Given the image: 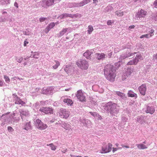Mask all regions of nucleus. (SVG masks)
<instances>
[{
  "instance_id": "nucleus-1",
  "label": "nucleus",
  "mask_w": 157,
  "mask_h": 157,
  "mask_svg": "<svg viewBox=\"0 0 157 157\" xmlns=\"http://www.w3.org/2000/svg\"><path fill=\"white\" fill-rule=\"evenodd\" d=\"M115 71L112 65L110 64L106 65L104 70V74L106 78L110 81H114L115 77Z\"/></svg>"
},
{
  "instance_id": "nucleus-2",
  "label": "nucleus",
  "mask_w": 157,
  "mask_h": 157,
  "mask_svg": "<svg viewBox=\"0 0 157 157\" xmlns=\"http://www.w3.org/2000/svg\"><path fill=\"white\" fill-rule=\"evenodd\" d=\"M77 66L82 70H86L89 67L88 63L84 59L78 60L76 62Z\"/></svg>"
},
{
  "instance_id": "nucleus-3",
  "label": "nucleus",
  "mask_w": 157,
  "mask_h": 157,
  "mask_svg": "<svg viewBox=\"0 0 157 157\" xmlns=\"http://www.w3.org/2000/svg\"><path fill=\"white\" fill-rule=\"evenodd\" d=\"M35 124L36 128L40 130H44L48 127V126L46 124L44 123L39 119L36 120Z\"/></svg>"
},
{
  "instance_id": "nucleus-4",
  "label": "nucleus",
  "mask_w": 157,
  "mask_h": 157,
  "mask_svg": "<svg viewBox=\"0 0 157 157\" xmlns=\"http://www.w3.org/2000/svg\"><path fill=\"white\" fill-rule=\"evenodd\" d=\"M147 14V12L146 10L141 9L138 10L136 15V17L137 19H140L141 18L145 17Z\"/></svg>"
},
{
  "instance_id": "nucleus-5",
  "label": "nucleus",
  "mask_w": 157,
  "mask_h": 157,
  "mask_svg": "<svg viewBox=\"0 0 157 157\" xmlns=\"http://www.w3.org/2000/svg\"><path fill=\"white\" fill-rule=\"evenodd\" d=\"M112 146V145L110 143H108L107 145L104 144L103 146L102 147L101 149L103 152L101 153H103L109 152L111 151Z\"/></svg>"
},
{
  "instance_id": "nucleus-6",
  "label": "nucleus",
  "mask_w": 157,
  "mask_h": 157,
  "mask_svg": "<svg viewBox=\"0 0 157 157\" xmlns=\"http://www.w3.org/2000/svg\"><path fill=\"white\" fill-rule=\"evenodd\" d=\"M76 96L80 101L82 102L86 101V99L85 96L82 91L81 90H78L76 94Z\"/></svg>"
},
{
  "instance_id": "nucleus-7",
  "label": "nucleus",
  "mask_w": 157,
  "mask_h": 157,
  "mask_svg": "<svg viewBox=\"0 0 157 157\" xmlns=\"http://www.w3.org/2000/svg\"><path fill=\"white\" fill-rule=\"evenodd\" d=\"M39 111L46 114H53V109L50 107H42L40 108Z\"/></svg>"
},
{
  "instance_id": "nucleus-8",
  "label": "nucleus",
  "mask_w": 157,
  "mask_h": 157,
  "mask_svg": "<svg viewBox=\"0 0 157 157\" xmlns=\"http://www.w3.org/2000/svg\"><path fill=\"white\" fill-rule=\"evenodd\" d=\"M59 113L61 117L67 118L69 116L70 112L65 109H61L60 110Z\"/></svg>"
},
{
  "instance_id": "nucleus-9",
  "label": "nucleus",
  "mask_w": 157,
  "mask_h": 157,
  "mask_svg": "<svg viewBox=\"0 0 157 157\" xmlns=\"http://www.w3.org/2000/svg\"><path fill=\"white\" fill-rule=\"evenodd\" d=\"M146 89V86L145 84H143L139 88L140 93L143 95H145Z\"/></svg>"
},
{
  "instance_id": "nucleus-10",
  "label": "nucleus",
  "mask_w": 157,
  "mask_h": 157,
  "mask_svg": "<svg viewBox=\"0 0 157 157\" xmlns=\"http://www.w3.org/2000/svg\"><path fill=\"white\" fill-rule=\"evenodd\" d=\"M52 87L44 88L42 90V92L44 94H50L52 92Z\"/></svg>"
},
{
  "instance_id": "nucleus-11",
  "label": "nucleus",
  "mask_w": 157,
  "mask_h": 157,
  "mask_svg": "<svg viewBox=\"0 0 157 157\" xmlns=\"http://www.w3.org/2000/svg\"><path fill=\"white\" fill-rule=\"evenodd\" d=\"M42 2L48 6H51L54 3V0H43Z\"/></svg>"
},
{
  "instance_id": "nucleus-12",
  "label": "nucleus",
  "mask_w": 157,
  "mask_h": 157,
  "mask_svg": "<svg viewBox=\"0 0 157 157\" xmlns=\"http://www.w3.org/2000/svg\"><path fill=\"white\" fill-rule=\"evenodd\" d=\"M95 57L99 60L103 59L105 58V55L104 53H96L95 54Z\"/></svg>"
},
{
  "instance_id": "nucleus-13",
  "label": "nucleus",
  "mask_w": 157,
  "mask_h": 157,
  "mask_svg": "<svg viewBox=\"0 0 157 157\" xmlns=\"http://www.w3.org/2000/svg\"><path fill=\"white\" fill-rule=\"evenodd\" d=\"M155 111V109L153 107L147 106L146 110L147 113H149L151 114H153Z\"/></svg>"
},
{
  "instance_id": "nucleus-14",
  "label": "nucleus",
  "mask_w": 157,
  "mask_h": 157,
  "mask_svg": "<svg viewBox=\"0 0 157 157\" xmlns=\"http://www.w3.org/2000/svg\"><path fill=\"white\" fill-rule=\"evenodd\" d=\"M93 52L89 51H87L85 52L83 54V56L88 59H91V55Z\"/></svg>"
},
{
  "instance_id": "nucleus-15",
  "label": "nucleus",
  "mask_w": 157,
  "mask_h": 157,
  "mask_svg": "<svg viewBox=\"0 0 157 157\" xmlns=\"http://www.w3.org/2000/svg\"><path fill=\"white\" fill-rule=\"evenodd\" d=\"M134 59L135 60L137 61V63L139 60L143 59V57L140 53H138L136 54Z\"/></svg>"
},
{
  "instance_id": "nucleus-16",
  "label": "nucleus",
  "mask_w": 157,
  "mask_h": 157,
  "mask_svg": "<svg viewBox=\"0 0 157 157\" xmlns=\"http://www.w3.org/2000/svg\"><path fill=\"white\" fill-rule=\"evenodd\" d=\"M60 65V63L58 61L54 60V62H53L52 67L54 69H56L58 68Z\"/></svg>"
},
{
  "instance_id": "nucleus-17",
  "label": "nucleus",
  "mask_w": 157,
  "mask_h": 157,
  "mask_svg": "<svg viewBox=\"0 0 157 157\" xmlns=\"http://www.w3.org/2000/svg\"><path fill=\"white\" fill-rule=\"evenodd\" d=\"M63 101L64 103H66L67 105H70V106L72 105L73 104L72 100L69 98L64 99Z\"/></svg>"
},
{
  "instance_id": "nucleus-18",
  "label": "nucleus",
  "mask_w": 157,
  "mask_h": 157,
  "mask_svg": "<svg viewBox=\"0 0 157 157\" xmlns=\"http://www.w3.org/2000/svg\"><path fill=\"white\" fill-rule=\"evenodd\" d=\"M137 61L135 60L134 58L128 60V65H136L137 64Z\"/></svg>"
},
{
  "instance_id": "nucleus-19",
  "label": "nucleus",
  "mask_w": 157,
  "mask_h": 157,
  "mask_svg": "<svg viewBox=\"0 0 157 157\" xmlns=\"http://www.w3.org/2000/svg\"><path fill=\"white\" fill-rule=\"evenodd\" d=\"M15 103L17 104H21L22 105H25V103L21 99L17 98L16 101L15 102Z\"/></svg>"
},
{
  "instance_id": "nucleus-20",
  "label": "nucleus",
  "mask_w": 157,
  "mask_h": 157,
  "mask_svg": "<svg viewBox=\"0 0 157 157\" xmlns=\"http://www.w3.org/2000/svg\"><path fill=\"white\" fill-rule=\"evenodd\" d=\"M22 119L23 120L24 116H27L29 115L28 112L25 111H22L20 113Z\"/></svg>"
},
{
  "instance_id": "nucleus-21",
  "label": "nucleus",
  "mask_w": 157,
  "mask_h": 157,
  "mask_svg": "<svg viewBox=\"0 0 157 157\" xmlns=\"http://www.w3.org/2000/svg\"><path fill=\"white\" fill-rule=\"evenodd\" d=\"M128 96L131 97H135L136 98L137 97L136 94L131 90L128 92Z\"/></svg>"
},
{
  "instance_id": "nucleus-22",
  "label": "nucleus",
  "mask_w": 157,
  "mask_h": 157,
  "mask_svg": "<svg viewBox=\"0 0 157 157\" xmlns=\"http://www.w3.org/2000/svg\"><path fill=\"white\" fill-rule=\"evenodd\" d=\"M137 147L139 149H145L147 148V147L143 144H137Z\"/></svg>"
},
{
  "instance_id": "nucleus-23",
  "label": "nucleus",
  "mask_w": 157,
  "mask_h": 157,
  "mask_svg": "<svg viewBox=\"0 0 157 157\" xmlns=\"http://www.w3.org/2000/svg\"><path fill=\"white\" fill-rule=\"evenodd\" d=\"M116 15L119 17L122 16L123 15V12L121 10L117 11L115 12Z\"/></svg>"
},
{
  "instance_id": "nucleus-24",
  "label": "nucleus",
  "mask_w": 157,
  "mask_h": 157,
  "mask_svg": "<svg viewBox=\"0 0 157 157\" xmlns=\"http://www.w3.org/2000/svg\"><path fill=\"white\" fill-rule=\"evenodd\" d=\"M93 30L94 29L92 26H88V30H87L88 33L89 34H90L93 31Z\"/></svg>"
},
{
  "instance_id": "nucleus-25",
  "label": "nucleus",
  "mask_w": 157,
  "mask_h": 157,
  "mask_svg": "<svg viewBox=\"0 0 157 157\" xmlns=\"http://www.w3.org/2000/svg\"><path fill=\"white\" fill-rule=\"evenodd\" d=\"M31 123L30 122L27 123L25 124V127L24 128V129L27 130L31 128Z\"/></svg>"
},
{
  "instance_id": "nucleus-26",
  "label": "nucleus",
  "mask_w": 157,
  "mask_h": 157,
  "mask_svg": "<svg viewBox=\"0 0 157 157\" xmlns=\"http://www.w3.org/2000/svg\"><path fill=\"white\" fill-rule=\"evenodd\" d=\"M87 4V2L85 0L82 1L80 3L78 4L77 6H83Z\"/></svg>"
},
{
  "instance_id": "nucleus-27",
  "label": "nucleus",
  "mask_w": 157,
  "mask_h": 157,
  "mask_svg": "<svg viewBox=\"0 0 157 157\" xmlns=\"http://www.w3.org/2000/svg\"><path fill=\"white\" fill-rule=\"evenodd\" d=\"M71 14H69L67 13H64L62 14L61 17V18H63L65 17H71Z\"/></svg>"
},
{
  "instance_id": "nucleus-28",
  "label": "nucleus",
  "mask_w": 157,
  "mask_h": 157,
  "mask_svg": "<svg viewBox=\"0 0 157 157\" xmlns=\"http://www.w3.org/2000/svg\"><path fill=\"white\" fill-rule=\"evenodd\" d=\"M67 29H62V30L59 33L60 34V35L62 36L64 35L67 31Z\"/></svg>"
},
{
  "instance_id": "nucleus-29",
  "label": "nucleus",
  "mask_w": 157,
  "mask_h": 157,
  "mask_svg": "<svg viewBox=\"0 0 157 157\" xmlns=\"http://www.w3.org/2000/svg\"><path fill=\"white\" fill-rule=\"evenodd\" d=\"M136 52H134L131 53H128V58H129L128 59H130L134 57L135 56V54H136Z\"/></svg>"
},
{
  "instance_id": "nucleus-30",
  "label": "nucleus",
  "mask_w": 157,
  "mask_h": 157,
  "mask_svg": "<svg viewBox=\"0 0 157 157\" xmlns=\"http://www.w3.org/2000/svg\"><path fill=\"white\" fill-rule=\"evenodd\" d=\"M154 30L153 29H151L150 31H149V33L148 34L150 37H151V36L154 35Z\"/></svg>"
},
{
  "instance_id": "nucleus-31",
  "label": "nucleus",
  "mask_w": 157,
  "mask_h": 157,
  "mask_svg": "<svg viewBox=\"0 0 157 157\" xmlns=\"http://www.w3.org/2000/svg\"><path fill=\"white\" fill-rule=\"evenodd\" d=\"M50 146L51 147V149L52 150L55 151L56 149V147L52 143L50 144Z\"/></svg>"
},
{
  "instance_id": "nucleus-32",
  "label": "nucleus",
  "mask_w": 157,
  "mask_h": 157,
  "mask_svg": "<svg viewBox=\"0 0 157 157\" xmlns=\"http://www.w3.org/2000/svg\"><path fill=\"white\" fill-rule=\"evenodd\" d=\"M122 63V62H121L120 61H119L118 62L116 63H115V68H119L121 65V64Z\"/></svg>"
},
{
  "instance_id": "nucleus-33",
  "label": "nucleus",
  "mask_w": 157,
  "mask_h": 157,
  "mask_svg": "<svg viewBox=\"0 0 157 157\" xmlns=\"http://www.w3.org/2000/svg\"><path fill=\"white\" fill-rule=\"evenodd\" d=\"M144 37H145L147 38H148L150 37L148 34H146L141 36L140 38L141 39L143 38Z\"/></svg>"
},
{
  "instance_id": "nucleus-34",
  "label": "nucleus",
  "mask_w": 157,
  "mask_h": 157,
  "mask_svg": "<svg viewBox=\"0 0 157 157\" xmlns=\"http://www.w3.org/2000/svg\"><path fill=\"white\" fill-rule=\"evenodd\" d=\"M4 78L5 79V81L6 82L8 83L10 82V79L9 78V77L7 76L4 75Z\"/></svg>"
},
{
  "instance_id": "nucleus-35",
  "label": "nucleus",
  "mask_w": 157,
  "mask_h": 157,
  "mask_svg": "<svg viewBox=\"0 0 157 157\" xmlns=\"http://www.w3.org/2000/svg\"><path fill=\"white\" fill-rule=\"evenodd\" d=\"M55 26V24L54 22L50 23L48 26L51 29L53 28Z\"/></svg>"
},
{
  "instance_id": "nucleus-36",
  "label": "nucleus",
  "mask_w": 157,
  "mask_h": 157,
  "mask_svg": "<svg viewBox=\"0 0 157 157\" xmlns=\"http://www.w3.org/2000/svg\"><path fill=\"white\" fill-rule=\"evenodd\" d=\"M116 94L117 95H118V96H119L120 97H123V96H124V94H123L122 93H121L120 92H119V91L116 92Z\"/></svg>"
},
{
  "instance_id": "nucleus-37",
  "label": "nucleus",
  "mask_w": 157,
  "mask_h": 157,
  "mask_svg": "<svg viewBox=\"0 0 157 157\" xmlns=\"http://www.w3.org/2000/svg\"><path fill=\"white\" fill-rule=\"evenodd\" d=\"M90 114L94 117H97L98 115V113L95 112H90Z\"/></svg>"
},
{
  "instance_id": "nucleus-38",
  "label": "nucleus",
  "mask_w": 157,
  "mask_h": 157,
  "mask_svg": "<svg viewBox=\"0 0 157 157\" xmlns=\"http://www.w3.org/2000/svg\"><path fill=\"white\" fill-rule=\"evenodd\" d=\"M113 22L114 21L113 20L112 21L110 20H109L107 21V24L108 25H111L112 23H113Z\"/></svg>"
},
{
  "instance_id": "nucleus-39",
  "label": "nucleus",
  "mask_w": 157,
  "mask_h": 157,
  "mask_svg": "<svg viewBox=\"0 0 157 157\" xmlns=\"http://www.w3.org/2000/svg\"><path fill=\"white\" fill-rule=\"evenodd\" d=\"M66 126L64 127L66 130H68L70 128L71 126L69 124H66Z\"/></svg>"
},
{
  "instance_id": "nucleus-40",
  "label": "nucleus",
  "mask_w": 157,
  "mask_h": 157,
  "mask_svg": "<svg viewBox=\"0 0 157 157\" xmlns=\"http://www.w3.org/2000/svg\"><path fill=\"white\" fill-rule=\"evenodd\" d=\"M47 19V18L45 17H41L40 18L39 20L40 22H42L44 21Z\"/></svg>"
},
{
  "instance_id": "nucleus-41",
  "label": "nucleus",
  "mask_w": 157,
  "mask_h": 157,
  "mask_svg": "<svg viewBox=\"0 0 157 157\" xmlns=\"http://www.w3.org/2000/svg\"><path fill=\"white\" fill-rule=\"evenodd\" d=\"M51 29L48 26L46 27L45 29V32L46 33H47Z\"/></svg>"
},
{
  "instance_id": "nucleus-42",
  "label": "nucleus",
  "mask_w": 157,
  "mask_h": 157,
  "mask_svg": "<svg viewBox=\"0 0 157 157\" xmlns=\"http://www.w3.org/2000/svg\"><path fill=\"white\" fill-rule=\"evenodd\" d=\"M8 130L9 132H12L13 131V129L10 126H9L8 127Z\"/></svg>"
},
{
  "instance_id": "nucleus-43",
  "label": "nucleus",
  "mask_w": 157,
  "mask_h": 157,
  "mask_svg": "<svg viewBox=\"0 0 157 157\" xmlns=\"http://www.w3.org/2000/svg\"><path fill=\"white\" fill-rule=\"evenodd\" d=\"M153 5L155 7L157 8V0H155L153 3Z\"/></svg>"
},
{
  "instance_id": "nucleus-44",
  "label": "nucleus",
  "mask_w": 157,
  "mask_h": 157,
  "mask_svg": "<svg viewBox=\"0 0 157 157\" xmlns=\"http://www.w3.org/2000/svg\"><path fill=\"white\" fill-rule=\"evenodd\" d=\"M23 58L22 57H20L19 58V59H17V61L18 62L20 63L21 62V61L23 60Z\"/></svg>"
},
{
  "instance_id": "nucleus-45",
  "label": "nucleus",
  "mask_w": 157,
  "mask_h": 157,
  "mask_svg": "<svg viewBox=\"0 0 157 157\" xmlns=\"http://www.w3.org/2000/svg\"><path fill=\"white\" fill-rule=\"evenodd\" d=\"M119 147H116V148L113 147V152H114L115 151L118 150L119 149Z\"/></svg>"
},
{
  "instance_id": "nucleus-46",
  "label": "nucleus",
  "mask_w": 157,
  "mask_h": 157,
  "mask_svg": "<svg viewBox=\"0 0 157 157\" xmlns=\"http://www.w3.org/2000/svg\"><path fill=\"white\" fill-rule=\"evenodd\" d=\"M113 55V52H111L108 54V56L109 57V58H110L112 57Z\"/></svg>"
},
{
  "instance_id": "nucleus-47",
  "label": "nucleus",
  "mask_w": 157,
  "mask_h": 157,
  "mask_svg": "<svg viewBox=\"0 0 157 157\" xmlns=\"http://www.w3.org/2000/svg\"><path fill=\"white\" fill-rule=\"evenodd\" d=\"M4 82L0 80V86H3Z\"/></svg>"
},
{
  "instance_id": "nucleus-48",
  "label": "nucleus",
  "mask_w": 157,
  "mask_h": 157,
  "mask_svg": "<svg viewBox=\"0 0 157 157\" xmlns=\"http://www.w3.org/2000/svg\"><path fill=\"white\" fill-rule=\"evenodd\" d=\"M29 43V42L28 41H25L24 42V46H25L27 44Z\"/></svg>"
},
{
  "instance_id": "nucleus-49",
  "label": "nucleus",
  "mask_w": 157,
  "mask_h": 157,
  "mask_svg": "<svg viewBox=\"0 0 157 157\" xmlns=\"http://www.w3.org/2000/svg\"><path fill=\"white\" fill-rule=\"evenodd\" d=\"M14 6L17 8L18 7V6L17 3V2H15L14 4Z\"/></svg>"
},
{
  "instance_id": "nucleus-50",
  "label": "nucleus",
  "mask_w": 157,
  "mask_h": 157,
  "mask_svg": "<svg viewBox=\"0 0 157 157\" xmlns=\"http://www.w3.org/2000/svg\"><path fill=\"white\" fill-rule=\"evenodd\" d=\"M98 119L99 120H101L102 119V117H101V116L99 115H98Z\"/></svg>"
},
{
  "instance_id": "nucleus-51",
  "label": "nucleus",
  "mask_w": 157,
  "mask_h": 157,
  "mask_svg": "<svg viewBox=\"0 0 157 157\" xmlns=\"http://www.w3.org/2000/svg\"><path fill=\"white\" fill-rule=\"evenodd\" d=\"M154 58L155 59L157 60V53L154 55Z\"/></svg>"
},
{
  "instance_id": "nucleus-52",
  "label": "nucleus",
  "mask_w": 157,
  "mask_h": 157,
  "mask_svg": "<svg viewBox=\"0 0 157 157\" xmlns=\"http://www.w3.org/2000/svg\"><path fill=\"white\" fill-rule=\"evenodd\" d=\"M135 27V26L134 25H131L129 27V28L130 29H133Z\"/></svg>"
},
{
  "instance_id": "nucleus-53",
  "label": "nucleus",
  "mask_w": 157,
  "mask_h": 157,
  "mask_svg": "<svg viewBox=\"0 0 157 157\" xmlns=\"http://www.w3.org/2000/svg\"><path fill=\"white\" fill-rule=\"evenodd\" d=\"M6 3H9L10 0H3Z\"/></svg>"
},
{
  "instance_id": "nucleus-54",
  "label": "nucleus",
  "mask_w": 157,
  "mask_h": 157,
  "mask_svg": "<svg viewBox=\"0 0 157 157\" xmlns=\"http://www.w3.org/2000/svg\"><path fill=\"white\" fill-rule=\"evenodd\" d=\"M112 103L111 102H108L107 104V106H108V105H112Z\"/></svg>"
},
{
  "instance_id": "nucleus-55",
  "label": "nucleus",
  "mask_w": 157,
  "mask_h": 157,
  "mask_svg": "<svg viewBox=\"0 0 157 157\" xmlns=\"http://www.w3.org/2000/svg\"><path fill=\"white\" fill-rule=\"evenodd\" d=\"M85 1H86V2H87V4L90 2L91 1V0H85Z\"/></svg>"
},
{
  "instance_id": "nucleus-56",
  "label": "nucleus",
  "mask_w": 157,
  "mask_h": 157,
  "mask_svg": "<svg viewBox=\"0 0 157 157\" xmlns=\"http://www.w3.org/2000/svg\"><path fill=\"white\" fill-rule=\"evenodd\" d=\"M94 1V3H96V2H98L97 0H93Z\"/></svg>"
},
{
  "instance_id": "nucleus-57",
  "label": "nucleus",
  "mask_w": 157,
  "mask_h": 157,
  "mask_svg": "<svg viewBox=\"0 0 157 157\" xmlns=\"http://www.w3.org/2000/svg\"><path fill=\"white\" fill-rule=\"evenodd\" d=\"M71 89L70 88L67 89H65V90L66 91H68Z\"/></svg>"
},
{
  "instance_id": "nucleus-58",
  "label": "nucleus",
  "mask_w": 157,
  "mask_h": 157,
  "mask_svg": "<svg viewBox=\"0 0 157 157\" xmlns=\"http://www.w3.org/2000/svg\"><path fill=\"white\" fill-rule=\"evenodd\" d=\"M67 151V149H66V150L64 151H62V152L63 153H65Z\"/></svg>"
},
{
  "instance_id": "nucleus-59",
  "label": "nucleus",
  "mask_w": 157,
  "mask_h": 157,
  "mask_svg": "<svg viewBox=\"0 0 157 157\" xmlns=\"http://www.w3.org/2000/svg\"><path fill=\"white\" fill-rule=\"evenodd\" d=\"M71 157H76V156H75V155H71Z\"/></svg>"
},
{
  "instance_id": "nucleus-60",
  "label": "nucleus",
  "mask_w": 157,
  "mask_h": 157,
  "mask_svg": "<svg viewBox=\"0 0 157 157\" xmlns=\"http://www.w3.org/2000/svg\"><path fill=\"white\" fill-rule=\"evenodd\" d=\"M155 20H157V16L156 17H155Z\"/></svg>"
},
{
  "instance_id": "nucleus-61",
  "label": "nucleus",
  "mask_w": 157,
  "mask_h": 157,
  "mask_svg": "<svg viewBox=\"0 0 157 157\" xmlns=\"http://www.w3.org/2000/svg\"><path fill=\"white\" fill-rule=\"evenodd\" d=\"M23 64H24V66H25V65H27V63H26V62L24 63Z\"/></svg>"
},
{
  "instance_id": "nucleus-62",
  "label": "nucleus",
  "mask_w": 157,
  "mask_h": 157,
  "mask_svg": "<svg viewBox=\"0 0 157 157\" xmlns=\"http://www.w3.org/2000/svg\"><path fill=\"white\" fill-rule=\"evenodd\" d=\"M115 145L117 147H118L119 145V144L117 143Z\"/></svg>"
},
{
  "instance_id": "nucleus-63",
  "label": "nucleus",
  "mask_w": 157,
  "mask_h": 157,
  "mask_svg": "<svg viewBox=\"0 0 157 157\" xmlns=\"http://www.w3.org/2000/svg\"><path fill=\"white\" fill-rule=\"evenodd\" d=\"M131 73V71H130L129 72H128V75H130V74Z\"/></svg>"
},
{
  "instance_id": "nucleus-64",
  "label": "nucleus",
  "mask_w": 157,
  "mask_h": 157,
  "mask_svg": "<svg viewBox=\"0 0 157 157\" xmlns=\"http://www.w3.org/2000/svg\"><path fill=\"white\" fill-rule=\"evenodd\" d=\"M76 157H82L81 156L78 155V156H76Z\"/></svg>"
}]
</instances>
